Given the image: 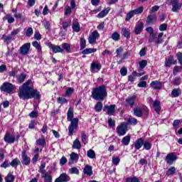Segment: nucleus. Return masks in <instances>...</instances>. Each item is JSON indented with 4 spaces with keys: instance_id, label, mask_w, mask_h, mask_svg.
Instances as JSON below:
<instances>
[{
    "instance_id": "obj_1",
    "label": "nucleus",
    "mask_w": 182,
    "mask_h": 182,
    "mask_svg": "<svg viewBox=\"0 0 182 182\" xmlns=\"http://www.w3.org/2000/svg\"><path fill=\"white\" fill-rule=\"evenodd\" d=\"M18 97L22 100H28V99H41V92L38 90L33 89L32 80H27L22 86L19 87Z\"/></svg>"
},
{
    "instance_id": "obj_2",
    "label": "nucleus",
    "mask_w": 182,
    "mask_h": 182,
    "mask_svg": "<svg viewBox=\"0 0 182 182\" xmlns=\"http://www.w3.org/2000/svg\"><path fill=\"white\" fill-rule=\"evenodd\" d=\"M92 97L94 100L103 102L107 97V90L105 85L97 87L92 90Z\"/></svg>"
},
{
    "instance_id": "obj_3",
    "label": "nucleus",
    "mask_w": 182,
    "mask_h": 182,
    "mask_svg": "<svg viewBox=\"0 0 182 182\" xmlns=\"http://www.w3.org/2000/svg\"><path fill=\"white\" fill-rule=\"evenodd\" d=\"M45 167H46V164L45 163L41 164L39 166L38 172L41 173V178H43L44 182H52V175L50 173L46 172Z\"/></svg>"
},
{
    "instance_id": "obj_4",
    "label": "nucleus",
    "mask_w": 182,
    "mask_h": 182,
    "mask_svg": "<svg viewBox=\"0 0 182 182\" xmlns=\"http://www.w3.org/2000/svg\"><path fill=\"white\" fill-rule=\"evenodd\" d=\"M0 90L6 93H12V92H14V85L8 82H4L0 87Z\"/></svg>"
},
{
    "instance_id": "obj_5",
    "label": "nucleus",
    "mask_w": 182,
    "mask_h": 182,
    "mask_svg": "<svg viewBox=\"0 0 182 182\" xmlns=\"http://www.w3.org/2000/svg\"><path fill=\"white\" fill-rule=\"evenodd\" d=\"M70 122H71V124L68 127V136H73V130L77 129V126L79 125V119L73 118Z\"/></svg>"
},
{
    "instance_id": "obj_6",
    "label": "nucleus",
    "mask_w": 182,
    "mask_h": 182,
    "mask_svg": "<svg viewBox=\"0 0 182 182\" xmlns=\"http://www.w3.org/2000/svg\"><path fill=\"white\" fill-rule=\"evenodd\" d=\"M29 50H31V43H24L20 48L19 53L23 56L28 55L29 53Z\"/></svg>"
},
{
    "instance_id": "obj_7",
    "label": "nucleus",
    "mask_w": 182,
    "mask_h": 182,
    "mask_svg": "<svg viewBox=\"0 0 182 182\" xmlns=\"http://www.w3.org/2000/svg\"><path fill=\"white\" fill-rule=\"evenodd\" d=\"M149 43L154 42L155 45H160V43H163L164 41L162 38H159L156 33L150 34L149 38Z\"/></svg>"
},
{
    "instance_id": "obj_8",
    "label": "nucleus",
    "mask_w": 182,
    "mask_h": 182,
    "mask_svg": "<svg viewBox=\"0 0 182 182\" xmlns=\"http://www.w3.org/2000/svg\"><path fill=\"white\" fill-rule=\"evenodd\" d=\"M48 46L54 53H63L65 52L60 46L52 44L51 43H48Z\"/></svg>"
},
{
    "instance_id": "obj_9",
    "label": "nucleus",
    "mask_w": 182,
    "mask_h": 182,
    "mask_svg": "<svg viewBox=\"0 0 182 182\" xmlns=\"http://www.w3.org/2000/svg\"><path fill=\"white\" fill-rule=\"evenodd\" d=\"M117 133L118 136H124L127 133V125L122 124L117 127Z\"/></svg>"
},
{
    "instance_id": "obj_10",
    "label": "nucleus",
    "mask_w": 182,
    "mask_h": 182,
    "mask_svg": "<svg viewBox=\"0 0 182 182\" xmlns=\"http://www.w3.org/2000/svg\"><path fill=\"white\" fill-rule=\"evenodd\" d=\"M21 157H22V161L21 163L22 164H24V166H29L31 164V158L26 155V150H23L21 153Z\"/></svg>"
},
{
    "instance_id": "obj_11",
    "label": "nucleus",
    "mask_w": 182,
    "mask_h": 182,
    "mask_svg": "<svg viewBox=\"0 0 182 182\" xmlns=\"http://www.w3.org/2000/svg\"><path fill=\"white\" fill-rule=\"evenodd\" d=\"M70 181V176L68 175L66 173H63L60 175L58 178H57L54 182H68Z\"/></svg>"
},
{
    "instance_id": "obj_12",
    "label": "nucleus",
    "mask_w": 182,
    "mask_h": 182,
    "mask_svg": "<svg viewBox=\"0 0 182 182\" xmlns=\"http://www.w3.org/2000/svg\"><path fill=\"white\" fill-rule=\"evenodd\" d=\"M177 160V156L174 153H170L166 156L165 161H166L167 164H173V161Z\"/></svg>"
},
{
    "instance_id": "obj_13",
    "label": "nucleus",
    "mask_w": 182,
    "mask_h": 182,
    "mask_svg": "<svg viewBox=\"0 0 182 182\" xmlns=\"http://www.w3.org/2000/svg\"><path fill=\"white\" fill-rule=\"evenodd\" d=\"M4 141L6 143H9V144H12V143H15V136H13L9 132H6L4 137Z\"/></svg>"
},
{
    "instance_id": "obj_14",
    "label": "nucleus",
    "mask_w": 182,
    "mask_h": 182,
    "mask_svg": "<svg viewBox=\"0 0 182 182\" xmlns=\"http://www.w3.org/2000/svg\"><path fill=\"white\" fill-rule=\"evenodd\" d=\"M103 110H107V114L108 116H113L114 114V112L116 110V105H105L104 107Z\"/></svg>"
},
{
    "instance_id": "obj_15",
    "label": "nucleus",
    "mask_w": 182,
    "mask_h": 182,
    "mask_svg": "<svg viewBox=\"0 0 182 182\" xmlns=\"http://www.w3.org/2000/svg\"><path fill=\"white\" fill-rule=\"evenodd\" d=\"M150 102L153 103V107L155 112H156L157 114H160V111L161 110V107L160 106V101L156 100L154 102L153 99L150 98Z\"/></svg>"
},
{
    "instance_id": "obj_16",
    "label": "nucleus",
    "mask_w": 182,
    "mask_h": 182,
    "mask_svg": "<svg viewBox=\"0 0 182 182\" xmlns=\"http://www.w3.org/2000/svg\"><path fill=\"white\" fill-rule=\"evenodd\" d=\"M99 36H100V35L99 34L97 31H94L88 38L89 43H90V45L95 43V42H96V39H97Z\"/></svg>"
},
{
    "instance_id": "obj_17",
    "label": "nucleus",
    "mask_w": 182,
    "mask_h": 182,
    "mask_svg": "<svg viewBox=\"0 0 182 182\" xmlns=\"http://www.w3.org/2000/svg\"><path fill=\"white\" fill-rule=\"evenodd\" d=\"M150 87H152L154 90H160L162 87V83L158 80L152 81L150 84Z\"/></svg>"
},
{
    "instance_id": "obj_18",
    "label": "nucleus",
    "mask_w": 182,
    "mask_h": 182,
    "mask_svg": "<svg viewBox=\"0 0 182 182\" xmlns=\"http://www.w3.org/2000/svg\"><path fill=\"white\" fill-rule=\"evenodd\" d=\"M157 21V16L156 14L149 15L146 18V25H153V23H156Z\"/></svg>"
},
{
    "instance_id": "obj_19",
    "label": "nucleus",
    "mask_w": 182,
    "mask_h": 182,
    "mask_svg": "<svg viewBox=\"0 0 182 182\" xmlns=\"http://www.w3.org/2000/svg\"><path fill=\"white\" fill-rule=\"evenodd\" d=\"M171 5H172V12H178L181 9V4L178 1H171Z\"/></svg>"
},
{
    "instance_id": "obj_20",
    "label": "nucleus",
    "mask_w": 182,
    "mask_h": 182,
    "mask_svg": "<svg viewBox=\"0 0 182 182\" xmlns=\"http://www.w3.org/2000/svg\"><path fill=\"white\" fill-rule=\"evenodd\" d=\"M136 98L137 97L136 95L127 97L125 100L126 103L127 104V106L133 107V106H134V102H136Z\"/></svg>"
},
{
    "instance_id": "obj_21",
    "label": "nucleus",
    "mask_w": 182,
    "mask_h": 182,
    "mask_svg": "<svg viewBox=\"0 0 182 182\" xmlns=\"http://www.w3.org/2000/svg\"><path fill=\"white\" fill-rule=\"evenodd\" d=\"M144 26V25L143 24V22L139 21L135 27L134 33H136V35H140L141 31H143Z\"/></svg>"
},
{
    "instance_id": "obj_22",
    "label": "nucleus",
    "mask_w": 182,
    "mask_h": 182,
    "mask_svg": "<svg viewBox=\"0 0 182 182\" xmlns=\"http://www.w3.org/2000/svg\"><path fill=\"white\" fill-rule=\"evenodd\" d=\"M143 144H144V139H143V138H139L135 141L134 146L136 150H140L143 146Z\"/></svg>"
},
{
    "instance_id": "obj_23",
    "label": "nucleus",
    "mask_w": 182,
    "mask_h": 182,
    "mask_svg": "<svg viewBox=\"0 0 182 182\" xmlns=\"http://www.w3.org/2000/svg\"><path fill=\"white\" fill-rule=\"evenodd\" d=\"M176 63H177V60H175L173 56H170L168 57V60L165 62V66L166 68H170L171 65H176Z\"/></svg>"
},
{
    "instance_id": "obj_24",
    "label": "nucleus",
    "mask_w": 182,
    "mask_h": 182,
    "mask_svg": "<svg viewBox=\"0 0 182 182\" xmlns=\"http://www.w3.org/2000/svg\"><path fill=\"white\" fill-rule=\"evenodd\" d=\"M83 173L87 176H93V171L92 166L90 165H86L84 168Z\"/></svg>"
},
{
    "instance_id": "obj_25",
    "label": "nucleus",
    "mask_w": 182,
    "mask_h": 182,
    "mask_svg": "<svg viewBox=\"0 0 182 182\" xmlns=\"http://www.w3.org/2000/svg\"><path fill=\"white\" fill-rule=\"evenodd\" d=\"M2 39L4 42V43H6V45H9V43H11V42H12V41H14V38L12 37V36L9 35H3L2 36Z\"/></svg>"
},
{
    "instance_id": "obj_26",
    "label": "nucleus",
    "mask_w": 182,
    "mask_h": 182,
    "mask_svg": "<svg viewBox=\"0 0 182 182\" xmlns=\"http://www.w3.org/2000/svg\"><path fill=\"white\" fill-rule=\"evenodd\" d=\"M3 21H7L8 23H14V22H15V18L11 14H8L3 18Z\"/></svg>"
},
{
    "instance_id": "obj_27",
    "label": "nucleus",
    "mask_w": 182,
    "mask_h": 182,
    "mask_svg": "<svg viewBox=\"0 0 182 182\" xmlns=\"http://www.w3.org/2000/svg\"><path fill=\"white\" fill-rule=\"evenodd\" d=\"M62 46V49H63V50H65V52H67V53H72V50L70 49V44L68 43H63L61 45Z\"/></svg>"
},
{
    "instance_id": "obj_28",
    "label": "nucleus",
    "mask_w": 182,
    "mask_h": 182,
    "mask_svg": "<svg viewBox=\"0 0 182 182\" xmlns=\"http://www.w3.org/2000/svg\"><path fill=\"white\" fill-rule=\"evenodd\" d=\"M102 69V65L100 64H97L95 62H92L91 64V72H93V70H100Z\"/></svg>"
},
{
    "instance_id": "obj_29",
    "label": "nucleus",
    "mask_w": 182,
    "mask_h": 182,
    "mask_svg": "<svg viewBox=\"0 0 182 182\" xmlns=\"http://www.w3.org/2000/svg\"><path fill=\"white\" fill-rule=\"evenodd\" d=\"M16 79L18 83H23V82H25V79H26V74L22 73L19 75L16 76Z\"/></svg>"
},
{
    "instance_id": "obj_30",
    "label": "nucleus",
    "mask_w": 182,
    "mask_h": 182,
    "mask_svg": "<svg viewBox=\"0 0 182 182\" xmlns=\"http://www.w3.org/2000/svg\"><path fill=\"white\" fill-rule=\"evenodd\" d=\"M110 11V7H107V9H105L102 10L100 14H98L97 16L98 18H105L107 14Z\"/></svg>"
},
{
    "instance_id": "obj_31",
    "label": "nucleus",
    "mask_w": 182,
    "mask_h": 182,
    "mask_svg": "<svg viewBox=\"0 0 182 182\" xmlns=\"http://www.w3.org/2000/svg\"><path fill=\"white\" fill-rule=\"evenodd\" d=\"M181 95V90L180 88L173 89L171 92L172 97H178Z\"/></svg>"
},
{
    "instance_id": "obj_32",
    "label": "nucleus",
    "mask_w": 182,
    "mask_h": 182,
    "mask_svg": "<svg viewBox=\"0 0 182 182\" xmlns=\"http://www.w3.org/2000/svg\"><path fill=\"white\" fill-rule=\"evenodd\" d=\"M67 120L68 122H70V120H73V108L70 107L68 109V113H67Z\"/></svg>"
},
{
    "instance_id": "obj_33",
    "label": "nucleus",
    "mask_w": 182,
    "mask_h": 182,
    "mask_svg": "<svg viewBox=\"0 0 182 182\" xmlns=\"http://www.w3.org/2000/svg\"><path fill=\"white\" fill-rule=\"evenodd\" d=\"M73 148L77 149V150H80V149H82V144L80 143V141H79V139H76L73 141Z\"/></svg>"
},
{
    "instance_id": "obj_34",
    "label": "nucleus",
    "mask_w": 182,
    "mask_h": 182,
    "mask_svg": "<svg viewBox=\"0 0 182 182\" xmlns=\"http://www.w3.org/2000/svg\"><path fill=\"white\" fill-rule=\"evenodd\" d=\"M122 35L129 39V38H130V30L126 28H122Z\"/></svg>"
},
{
    "instance_id": "obj_35",
    "label": "nucleus",
    "mask_w": 182,
    "mask_h": 182,
    "mask_svg": "<svg viewBox=\"0 0 182 182\" xmlns=\"http://www.w3.org/2000/svg\"><path fill=\"white\" fill-rule=\"evenodd\" d=\"M73 31H74V32H80V25L77 21H73Z\"/></svg>"
},
{
    "instance_id": "obj_36",
    "label": "nucleus",
    "mask_w": 182,
    "mask_h": 182,
    "mask_svg": "<svg viewBox=\"0 0 182 182\" xmlns=\"http://www.w3.org/2000/svg\"><path fill=\"white\" fill-rule=\"evenodd\" d=\"M134 114L137 117H141L143 116V109L141 108H135L134 109Z\"/></svg>"
},
{
    "instance_id": "obj_37",
    "label": "nucleus",
    "mask_w": 182,
    "mask_h": 182,
    "mask_svg": "<svg viewBox=\"0 0 182 182\" xmlns=\"http://www.w3.org/2000/svg\"><path fill=\"white\" fill-rule=\"evenodd\" d=\"M96 48H86L82 51V55H90V53H95Z\"/></svg>"
},
{
    "instance_id": "obj_38",
    "label": "nucleus",
    "mask_w": 182,
    "mask_h": 182,
    "mask_svg": "<svg viewBox=\"0 0 182 182\" xmlns=\"http://www.w3.org/2000/svg\"><path fill=\"white\" fill-rule=\"evenodd\" d=\"M122 143L124 146H129V144L130 143V135L124 136L122 140Z\"/></svg>"
},
{
    "instance_id": "obj_39",
    "label": "nucleus",
    "mask_w": 182,
    "mask_h": 182,
    "mask_svg": "<svg viewBox=\"0 0 182 182\" xmlns=\"http://www.w3.org/2000/svg\"><path fill=\"white\" fill-rule=\"evenodd\" d=\"M102 109H103V104H102V102H97L95 106V112H102Z\"/></svg>"
},
{
    "instance_id": "obj_40",
    "label": "nucleus",
    "mask_w": 182,
    "mask_h": 182,
    "mask_svg": "<svg viewBox=\"0 0 182 182\" xmlns=\"http://www.w3.org/2000/svg\"><path fill=\"white\" fill-rule=\"evenodd\" d=\"M87 156L89 159H96V153L92 149L87 151Z\"/></svg>"
},
{
    "instance_id": "obj_41",
    "label": "nucleus",
    "mask_w": 182,
    "mask_h": 182,
    "mask_svg": "<svg viewBox=\"0 0 182 182\" xmlns=\"http://www.w3.org/2000/svg\"><path fill=\"white\" fill-rule=\"evenodd\" d=\"M36 144H37V146H41V147H45L46 141H45V139H38L36 140Z\"/></svg>"
},
{
    "instance_id": "obj_42",
    "label": "nucleus",
    "mask_w": 182,
    "mask_h": 182,
    "mask_svg": "<svg viewBox=\"0 0 182 182\" xmlns=\"http://www.w3.org/2000/svg\"><path fill=\"white\" fill-rule=\"evenodd\" d=\"M19 164H21V161H19L18 158L13 159V161L10 163V166H11V167H18Z\"/></svg>"
},
{
    "instance_id": "obj_43",
    "label": "nucleus",
    "mask_w": 182,
    "mask_h": 182,
    "mask_svg": "<svg viewBox=\"0 0 182 182\" xmlns=\"http://www.w3.org/2000/svg\"><path fill=\"white\" fill-rule=\"evenodd\" d=\"M32 45L34 48H36V49H37V50H38V52H42V47L41 46V44L38 43V41H33Z\"/></svg>"
},
{
    "instance_id": "obj_44",
    "label": "nucleus",
    "mask_w": 182,
    "mask_h": 182,
    "mask_svg": "<svg viewBox=\"0 0 182 182\" xmlns=\"http://www.w3.org/2000/svg\"><path fill=\"white\" fill-rule=\"evenodd\" d=\"M143 146L145 150H150L151 149V143H150L149 141H144Z\"/></svg>"
},
{
    "instance_id": "obj_45",
    "label": "nucleus",
    "mask_w": 182,
    "mask_h": 182,
    "mask_svg": "<svg viewBox=\"0 0 182 182\" xmlns=\"http://www.w3.org/2000/svg\"><path fill=\"white\" fill-rule=\"evenodd\" d=\"M68 173H70V174L79 175V169H77L76 167H73L68 170Z\"/></svg>"
},
{
    "instance_id": "obj_46",
    "label": "nucleus",
    "mask_w": 182,
    "mask_h": 182,
    "mask_svg": "<svg viewBox=\"0 0 182 182\" xmlns=\"http://www.w3.org/2000/svg\"><path fill=\"white\" fill-rule=\"evenodd\" d=\"M5 181L9 182H13L15 181V176L14 175L9 173L7 176L5 177Z\"/></svg>"
},
{
    "instance_id": "obj_47",
    "label": "nucleus",
    "mask_w": 182,
    "mask_h": 182,
    "mask_svg": "<svg viewBox=\"0 0 182 182\" xmlns=\"http://www.w3.org/2000/svg\"><path fill=\"white\" fill-rule=\"evenodd\" d=\"M62 25H63V29L66 31L68 29V28H69V26H70V25H72V22L70 21H63Z\"/></svg>"
},
{
    "instance_id": "obj_48",
    "label": "nucleus",
    "mask_w": 182,
    "mask_h": 182,
    "mask_svg": "<svg viewBox=\"0 0 182 182\" xmlns=\"http://www.w3.org/2000/svg\"><path fill=\"white\" fill-rule=\"evenodd\" d=\"M80 50H83L86 48V40L84 38H80Z\"/></svg>"
},
{
    "instance_id": "obj_49",
    "label": "nucleus",
    "mask_w": 182,
    "mask_h": 182,
    "mask_svg": "<svg viewBox=\"0 0 182 182\" xmlns=\"http://www.w3.org/2000/svg\"><path fill=\"white\" fill-rule=\"evenodd\" d=\"M70 159L72 161H77V160H79V155L75 152H72L70 154Z\"/></svg>"
},
{
    "instance_id": "obj_50",
    "label": "nucleus",
    "mask_w": 182,
    "mask_h": 182,
    "mask_svg": "<svg viewBox=\"0 0 182 182\" xmlns=\"http://www.w3.org/2000/svg\"><path fill=\"white\" fill-rule=\"evenodd\" d=\"M176 173V168L171 167L168 170L166 171V176H173Z\"/></svg>"
},
{
    "instance_id": "obj_51",
    "label": "nucleus",
    "mask_w": 182,
    "mask_h": 182,
    "mask_svg": "<svg viewBox=\"0 0 182 182\" xmlns=\"http://www.w3.org/2000/svg\"><path fill=\"white\" fill-rule=\"evenodd\" d=\"M146 66H147V60H142L139 61V68H140V69L143 70Z\"/></svg>"
},
{
    "instance_id": "obj_52",
    "label": "nucleus",
    "mask_w": 182,
    "mask_h": 182,
    "mask_svg": "<svg viewBox=\"0 0 182 182\" xmlns=\"http://www.w3.org/2000/svg\"><path fill=\"white\" fill-rule=\"evenodd\" d=\"M111 38L112 39H113V41H119L120 34H119L117 32H114V33H112Z\"/></svg>"
},
{
    "instance_id": "obj_53",
    "label": "nucleus",
    "mask_w": 182,
    "mask_h": 182,
    "mask_svg": "<svg viewBox=\"0 0 182 182\" xmlns=\"http://www.w3.org/2000/svg\"><path fill=\"white\" fill-rule=\"evenodd\" d=\"M32 35H33V29L31 27H30L26 31V36H27V38H31Z\"/></svg>"
},
{
    "instance_id": "obj_54",
    "label": "nucleus",
    "mask_w": 182,
    "mask_h": 182,
    "mask_svg": "<svg viewBox=\"0 0 182 182\" xmlns=\"http://www.w3.org/2000/svg\"><path fill=\"white\" fill-rule=\"evenodd\" d=\"M172 83L175 86H179V85L181 83V79L178 77H176Z\"/></svg>"
},
{
    "instance_id": "obj_55",
    "label": "nucleus",
    "mask_w": 182,
    "mask_h": 182,
    "mask_svg": "<svg viewBox=\"0 0 182 182\" xmlns=\"http://www.w3.org/2000/svg\"><path fill=\"white\" fill-rule=\"evenodd\" d=\"M144 9V8L143 6H140L138 9L133 10V11L135 15H139V14H141L143 12Z\"/></svg>"
},
{
    "instance_id": "obj_56",
    "label": "nucleus",
    "mask_w": 182,
    "mask_h": 182,
    "mask_svg": "<svg viewBox=\"0 0 182 182\" xmlns=\"http://www.w3.org/2000/svg\"><path fill=\"white\" fill-rule=\"evenodd\" d=\"M134 11H131L130 12H129L127 14V17H126V19L125 21H130V18H132V17L134 16Z\"/></svg>"
},
{
    "instance_id": "obj_57",
    "label": "nucleus",
    "mask_w": 182,
    "mask_h": 182,
    "mask_svg": "<svg viewBox=\"0 0 182 182\" xmlns=\"http://www.w3.org/2000/svg\"><path fill=\"white\" fill-rule=\"evenodd\" d=\"M116 53H117V58H121L122 57V53H123V48L119 47L116 50Z\"/></svg>"
},
{
    "instance_id": "obj_58",
    "label": "nucleus",
    "mask_w": 182,
    "mask_h": 182,
    "mask_svg": "<svg viewBox=\"0 0 182 182\" xmlns=\"http://www.w3.org/2000/svg\"><path fill=\"white\" fill-rule=\"evenodd\" d=\"M9 166H11L9 161L5 160L4 163L0 166V167H2L3 168H7V167H9Z\"/></svg>"
},
{
    "instance_id": "obj_59",
    "label": "nucleus",
    "mask_w": 182,
    "mask_h": 182,
    "mask_svg": "<svg viewBox=\"0 0 182 182\" xmlns=\"http://www.w3.org/2000/svg\"><path fill=\"white\" fill-rule=\"evenodd\" d=\"M70 14H72V9L70 8V6H67L65 8V15L68 16V15H70Z\"/></svg>"
},
{
    "instance_id": "obj_60",
    "label": "nucleus",
    "mask_w": 182,
    "mask_h": 182,
    "mask_svg": "<svg viewBox=\"0 0 182 182\" xmlns=\"http://www.w3.org/2000/svg\"><path fill=\"white\" fill-rule=\"evenodd\" d=\"M128 123L129 124H137V119L136 118L130 117L128 119Z\"/></svg>"
},
{
    "instance_id": "obj_61",
    "label": "nucleus",
    "mask_w": 182,
    "mask_h": 182,
    "mask_svg": "<svg viewBox=\"0 0 182 182\" xmlns=\"http://www.w3.org/2000/svg\"><path fill=\"white\" fill-rule=\"evenodd\" d=\"M120 163V158L119 157H112V164H114V166H117Z\"/></svg>"
},
{
    "instance_id": "obj_62",
    "label": "nucleus",
    "mask_w": 182,
    "mask_h": 182,
    "mask_svg": "<svg viewBox=\"0 0 182 182\" xmlns=\"http://www.w3.org/2000/svg\"><path fill=\"white\" fill-rule=\"evenodd\" d=\"M176 56H177V59L180 63V65H182V53L181 52H178L177 54H176Z\"/></svg>"
},
{
    "instance_id": "obj_63",
    "label": "nucleus",
    "mask_w": 182,
    "mask_h": 182,
    "mask_svg": "<svg viewBox=\"0 0 182 182\" xmlns=\"http://www.w3.org/2000/svg\"><path fill=\"white\" fill-rule=\"evenodd\" d=\"M58 103H68V100H66V98L65 97H58Z\"/></svg>"
},
{
    "instance_id": "obj_64",
    "label": "nucleus",
    "mask_w": 182,
    "mask_h": 182,
    "mask_svg": "<svg viewBox=\"0 0 182 182\" xmlns=\"http://www.w3.org/2000/svg\"><path fill=\"white\" fill-rule=\"evenodd\" d=\"M120 74L122 76H126V75H127V69L126 68H122L120 70Z\"/></svg>"
}]
</instances>
